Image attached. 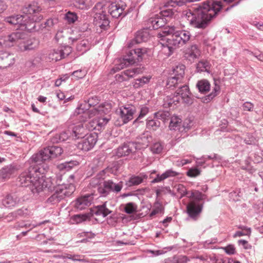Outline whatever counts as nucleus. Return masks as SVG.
Masks as SVG:
<instances>
[{"mask_svg":"<svg viewBox=\"0 0 263 263\" xmlns=\"http://www.w3.org/2000/svg\"><path fill=\"white\" fill-rule=\"evenodd\" d=\"M194 197L193 200H194L197 202V201L203 200L204 199V197L205 196L204 194H202L201 192L198 191H194Z\"/></svg>","mask_w":263,"mask_h":263,"instance_id":"nucleus-62","label":"nucleus"},{"mask_svg":"<svg viewBox=\"0 0 263 263\" xmlns=\"http://www.w3.org/2000/svg\"><path fill=\"white\" fill-rule=\"evenodd\" d=\"M27 213V209L22 208L10 213L7 216L12 217L13 218H16L18 216H23L24 215L26 214Z\"/></svg>","mask_w":263,"mask_h":263,"instance_id":"nucleus-51","label":"nucleus"},{"mask_svg":"<svg viewBox=\"0 0 263 263\" xmlns=\"http://www.w3.org/2000/svg\"><path fill=\"white\" fill-rule=\"evenodd\" d=\"M106 172L105 170H102L98 173L95 177L90 180L89 185L91 187H97V190L102 186L105 178Z\"/></svg>","mask_w":263,"mask_h":263,"instance_id":"nucleus-25","label":"nucleus"},{"mask_svg":"<svg viewBox=\"0 0 263 263\" xmlns=\"http://www.w3.org/2000/svg\"><path fill=\"white\" fill-rule=\"evenodd\" d=\"M185 68V66L183 65H179L176 66L173 69V74L174 75V76L182 80L184 75Z\"/></svg>","mask_w":263,"mask_h":263,"instance_id":"nucleus-36","label":"nucleus"},{"mask_svg":"<svg viewBox=\"0 0 263 263\" xmlns=\"http://www.w3.org/2000/svg\"><path fill=\"white\" fill-rule=\"evenodd\" d=\"M93 200L92 194H86L78 198L76 201L74 206L77 209L82 210L90 206Z\"/></svg>","mask_w":263,"mask_h":263,"instance_id":"nucleus-21","label":"nucleus"},{"mask_svg":"<svg viewBox=\"0 0 263 263\" xmlns=\"http://www.w3.org/2000/svg\"><path fill=\"white\" fill-rule=\"evenodd\" d=\"M202 209L203 204L199 203L194 200H192L186 206V212L191 218L196 220L199 217Z\"/></svg>","mask_w":263,"mask_h":263,"instance_id":"nucleus-11","label":"nucleus"},{"mask_svg":"<svg viewBox=\"0 0 263 263\" xmlns=\"http://www.w3.org/2000/svg\"><path fill=\"white\" fill-rule=\"evenodd\" d=\"M89 217L87 214H78L73 216L71 218L72 220L76 223H79L85 221Z\"/></svg>","mask_w":263,"mask_h":263,"instance_id":"nucleus-49","label":"nucleus"},{"mask_svg":"<svg viewBox=\"0 0 263 263\" xmlns=\"http://www.w3.org/2000/svg\"><path fill=\"white\" fill-rule=\"evenodd\" d=\"M199 174L200 171L197 168H191L187 172V175L191 177H196Z\"/></svg>","mask_w":263,"mask_h":263,"instance_id":"nucleus-61","label":"nucleus"},{"mask_svg":"<svg viewBox=\"0 0 263 263\" xmlns=\"http://www.w3.org/2000/svg\"><path fill=\"white\" fill-rule=\"evenodd\" d=\"M176 33L178 36L180 46H182L186 44L191 39V34L187 31L177 30L176 28Z\"/></svg>","mask_w":263,"mask_h":263,"instance_id":"nucleus-32","label":"nucleus"},{"mask_svg":"<svg viewBox=\"0 0 263 263\" xmlns=\"http://www.w3.org/2000/svg\"><path fill=\"white\" fill-rule=\"evenodd\" d=\"M98 122L97 118L92 119L86 124V127L89 130H93L98 128Z\"/></svg>","mask_w":263,"mask_h":263,"instance_id":"nucleus-58","label":"nucleus"},{"mask_svg":"<svg viewBox=\"0 0 263 263\" xmlns=\"http://www.w3.org/2000/svg\"><path fill=\"white\" fill-rule=\"evenodd\" d=\"M26 38V34L20 32H14L5 37L4 40L5 43L9 45H13L14 44L18 43L20 47V43Z\"/></svg>","mask_w":263,"mask_h":263,"instance_id":"nucleus-19","label":"nucleus"},{"mask_svg":"<svg viewBox=\"0 0 263 263\" xmlns=\"http://www.w3.org/2000/svg\"><path fill=\"white\" fill-rule=\"evenodd\" d=\"M136 112V108L133 105H128L122 106L120 108V116L122 123H119V125L126 124L134 118V115Z\"/></svg>","mask_w":263,"mask_h":263,"instance_id":"nucleus-12","label":"nucleus"},{"mask_svg":"<svg viewBox=\"0 0 263 263\" xmlns=\"http://www.w3.org/2000/svg\"><path fill=\"white\" fill-rule=\"evenodd\" d=\"M97 138V135L96 134L87 135L77 144V146L79 149L88 151L96 144Z\"/></svg>","mask_w":263,"mask_h":263,"instance_id":"nucleus-10","label":"nucleus"},{"mask_svg":"<svg viewBox=\"0 0 263 263\" xmlns=\"http://www.w3.org/2000/svg\"><path fill=\"white\" fill-rule=\"evenodd\" d=\"M60 257L63 259L68 258L73 261H81L83 260V259L82 258V256L77 254L72 255L70 254H66L64 255L60 256Z\"/></svg>","mask_w":263,"mask_h":263,"instance_id":"nucleus-52","label":"nucleus"},{"mask_svg":"<svg viewBox=\"0 0 263 263\" xmlns=\"http://www.w3.org/2000/svg\"><path fill=\"white\" fill-rule=\"evenodd\" d=\"M177 190L178 192L180 194L181 197H182L187 194L185 187L182 184L178 185L177 186Z\"/></svg>","mask_w":263,"mask_h":263,"instance_id":"nucleus-63","label":"nucleus"},{"mask_svg":"<svg viewBox=\"0 0 263 263\" xmlns=\"http://www.w3.org/2000/svg\"><path fill=\"white\" fill-rule=\"evenodd\" d=\"M137 149V144L135 142H128L118 147L116 155L119 157L127 156L135 152Z\"/></svg>","mask_w":263,"mask_h":263,"instance_id":"nucleus-18","label":"nucleus"},{"mask_svg":"<svg viewBox=\"0 0 263 263\" xmlns=\"http://www.w3.org/2000/svg\"><path fill=\"white\" fill-rule=\"evenodd\" d=\"M95 23L97 27L105 30L109 26V21L106 11L102 9L100 12H96L95 16Z\"/></svg>","mask_w":263,"mask_h":263,"instance_id":"nucleus-15","label":"nucleus"},{"mask_svg":"<svg viewBox=\"0 0 263 263\" xmlns=\"http://www.w3.org/2000/svg\"><path fill=\"white\" fill-rule=\"evenodd\" d=\"M39 41L34 39L26 40V38L20 43V49L22 51H27L34 49L39 46Z\"/></svg>","mask_w":263,"mask_h":263,"instance_id":"nucleus-26","label":"nucleus"},{"mask_svg":"<svg viewBox=\"0 0 263 263\" xmlns=\"http://www.w3.org/2000/svg\"><path fill=\"white\" fill-rule=\"evenodd\" d=\"M78 16L74 12L68 11L65 14L64 19L68 24H73L78 20Z\"/></svg>","mask_w":263,"mask_h":263,"instance_id":"nucleus-43","label":"nucleus"},{"mask_svg":"<svg viewBox=\"0 0 263 263\" xmlns=\"http://www.w3.org/2000/svg\"><path fill=\"white\" fill-rule=\"evenodd\" d=\"M175 93L176 96H178L180 97V100L181 99L184 103L189 105L193 103V99L191 96L188 86L184 85L180 86Z\"/></svg>","mask_w":263,"mask_h":263,"instance_id":"nucleus-17","label":"nucleus"},{"mask_svg":"<svg viewBox=\"0 0 263 263\" xmlns=\"http://www.w3.org/2000/svg\"><path fill=\"white\" fill-rule=\"evenodd\" d=\"M108 107H106L104 105H100L97 106V107H92V108H88L87 110H85V112L82 113L83 114L86 118L88 116L89 118L93 117L96 116H101L104 114H107L109 111L110 109L109 105H107Z\"/></svg>","mask_w":263,"mask_h":263,"instance_id":"nucleus-16","label":"nucleus"},{"mask_svg":"<svg viewBox=\"0 0 263 263\" xmlns=\"http://www.w3.org/2000/svg\"><path fill=\"white\" fill-rule=\"evenodd\" d=\"M4 21L10 25H17V29L19 28L24 31L31 30L35 26L33 23H27L23 15L17 14L5 17Z\"/></svg>","mask_w":263,"mask_h":263,"instance_id":"nucleus-9","label":"nucleus"},{"mask_svg":"<svg viewBox=\"0 0 263 263\" xmlns=\"http://www.w3.org/2000/svg\"><path fill=\"white\" fill-rule=\"evenodd\" d=\"M42 8L41 5L36 2H32L31 3L25 5L23 9L24 18L26 22H40L43 18L41 13Z\"/></svg>","mask_w":263,"mask_h":263,"instance_id":"nucleus-6","label":"nucleus"},{"mask_svg":"<svg viewBox=\"0 0 263 263\" xmlns=\"http://www.w3.org/2000/svg\"><path fill=\"white\" fill-rule=\"evenodd\" d=\"M152 139L151 134L146 132L138 138L137 141L135 143L137 144V149L144 148L148 146Z\"/></svg>","mask_w":263,"mask_h":263,"instance_id":"nucleus-24","label":"nucleus"},{"mask_svg":"<svg viewBox=\"0 0 263 263\" xmlns=\"http://www.w3.org/2000/svg\"><path fill=\"white\" fill-rule=\"evenodd\" d=\"M54 189L49 192H52L55 190L54 193L47 200L48 203L51 204H54L59 202L61 200L63 199L65 197H68L70 196L74 191V186L73 184H70L68 185V186L65 185H59L55 187L54 184ZM44 192L48 193V191H44Z\"/></svg>","mask_w":263,"mask_h":263,"instance_id":"nucleus-5","label":"nucleus"},{"mask_svg":"<svg viewBox=\"0 0 263 263\" xmlns=\"http://www.w3.org/2000/svg\"><path fill=\"white\" fill-rule=\"evenodd\" d=\"M209 68V62L206 61H201L197 65V70L198 71H208Z\"/></svg>","mask_w":263,"mask_h":263,"instance_id":"nucleus-50","label":"nucleus"},{"mask_svg":"<svg viewBox=\"0 0 263 263\" xmlns=\"http://www.w3.org/2000/svg\"><path fill=\"white\" fill-rule=\"evenodd\" d=\"M163 38L162 40L165 42L162 44L164 47L168 48L170 53L177 48L180 47L178 36L176 33V27L174 26H167L164 27L162 33H160Z\"/></svg>","mask_w":263,"mask_h":263,"instance_id":"nucleus-4","label":"nucleus"},{"mask_svg":"<svg viewBox=\"0 0 263 263\" xmlns=\"http://www.w3.org/2000/svg\"><path fill=\"white\" fill-rule=\"evenodd\" d=\"M111 213V211L106 207V202L104 204L98 205L96 207L95 214L96 215H102L103 217L107 216Z\"/></svg>","mask_w":263,"mask_h":263,"instance_id":"nucleus-35","label":"nucleus"},{"mask_svg":"<svg viewBox=\"0 0 263 263\" xmlns=\"http://www.w3.org/2000/svg\"><path fill=\"white\" fill-rule=\"evenodd\" d=\"M143 181V178L141 176H133L129 178L128 185L129 186L137 185L141 183Z\"/></svg>","mask_w":263,"mask_h":263,"instance_id":"nucleus-46","label":"nucleus"},{"mask_svg":"<svg viewBox=\"0 0 263 263\" xmlns=\"http://www.w3.org/2000/svg\"><path fill=\"white\" fill-rule=\"evenodd\" d=\"M63 153L62 148L57 146L48 147L41 150L38 153L32 156V160L37 163L55 158L60 156Z\"/></svg>","mask_w":263,"mask_h":263,"instance_id":"nucleus-7","label":"nucleus"},{"mask_svg":"<svg viewBox=\"0 0 263 263\" xmlns=\"http://www.w3.org/2000/svg\"><path fill=\"white\" fill-rule=\"evenodd\" d=\"M21 198L16 194H9L2 200L3 205L8 208H12L21 202Z\"/></svg>","mask_w":263,"mask_h":263,"instance_id":"nucleus-22","label":"nucleus"},{"mask_svg":"<svg viewBox=\"0 0 263 263\" xmlns=\"http://www.w3.org/2000/svg\"><path fill=\"white\" fill-rule=\"evenodd\" d=\"M58 22L57 18H49L45 22L44 27H47V29L49 30L57 24Z\"/></svg>","mask_w":263,"mask_h":263,"instance_id":"nucleus-53","label":"nucleus"},{"mask_svg":"<svg viewBox=\"0 0 263 263\" xmlns=\"http://www.w3.org/2000/svg\"><path fill=\"white\" fill-rule=\"evenodd\" d=\"M165 21V19L163 17L158 16L152 17L147 21L148 27L150 29H157L164 26Z\"/></svg>","mask_w":263,"mask_h":263,"instance_id":"nucleus-27","label":"nucleus"},{"mask_svg":"<svg viewBox=\"0 0 263 263\" xmlns=\"http://www.w3.org/2000/svg\"><path fill=\"white\" fill-rule=\"evenodd\" d=\"M125 212L127 214H132L137 211V205L134 203H128L126 204Z\"/></svg>","mask_w":263,"mask_h":263,"instance_id":"nucleus-54","label":"nucleus"},{"mask_svg":"<svg viewBox=\"0 0 263 263\" xmlns=\"http://www.w3.org/2000/svg\"><path fill=\"white\" fill-rule=\"evenodd\" d=\"M151 37L149 31L147 29L138 31L135 36V41L136 43H140L142 42H146Z\"/></svg>","mask_w":263,"mask_h":263,"instance_id":"nucleus-33","label":"nucleus"},{"mask_svg":"<svg viewBox=\"0 0 263 263\" xmlns=\"http://www.w3.org/2000/svg\"><path fill=\"white\" fill-rule=\"evenodd\" d=\"M87 130L82 124L74 126L72 128L71 136L72 137L79 139L82 138L86 136Z\"/></svg>","mask_w":263,"mask_h":263,"instance_id":"nucleus-31","label":"nucleus"},{"mask_svg":"<svg viewBox=\"0 0 263 263\" xmlns=\"http://www.w3.org/2000/svg\"><path fill=\"white\" fill-rule=\"evenodd\" d=\"M126 7V5L123 2L112 3L109 7L108 12L113 17L118 18L122 15L123 16L126 15L123 12Z\"/></svg>","mask_w":263,"mask_h":263,"instance_id":"nucleus-14","label":"nucleus"},{"mask_svg":"<svg viewBox=\"0 0 263 263\" xmlns=\"http://www.w3.org/2000/svg\"><path fill=\"white\" fill-rule=\"evenodd\" d=\"M15 172L14 168L12 165H8L0 170V175L3 178H7Z\"/></svg>","mask_w":263,"mask_h":263,"instance_id":"nucleus-38","label":"nucleus"},{"mask_svg":"<svg viewBox=\"0 0 263 263\" xmlns=\"http://www.w3.org/2000/svg\"><path fill=\"white\" fill-rule=\"evenodd\" d=\"M55 39L61 44H63L64 42L68 44L72 43L78 40L77 37L68 36V30L66 29L58 31L55 35Z\"/></svg>","mask_w":263,"mask_h":263,"instance_id":"nucleus-23","label":"nucleus"},{"mask_svg":"<svg viewBox=\"0 0 263 263\" xmlns=\"http://www.w3.org/2000/svg\"><path fill=\"white\" fill-rule=\"evenodd\" d=\"M36 168L30 166L21 174L18 181L22 186H30L33 193H40L42 191H50L54 189L53 183L50 178L45 179L39 176Z\"/></svg>","mask_w":263,"mask_h":263,"instance_id":"nucleus-2","label":"nucleus"},{"mask_svg":"<svg viewBox=\"0 0 263 263\" xmlns=\"http://www.w3.org/2000/svg\"><path fill=\"white\" fill-rule=\"evenodd\" d=\"M220 90V86L215 84L213 90L211 93L206 96L204 102L208 103L211 101L214 98H215L219 93Z\"/></svg>","mask_w":263,"mask_h":263,"instance_id":"nucleus-41","label":"nucleus"},{"mask_svg":"<svg viewBox=\"0 0 263 263\" xmlns=\"http://www.w3.org/2000/svg\"><path fill=\"white\" fill-rule=\"evenodd\" d=\"M179 173L176 171H174L172 170H168L166 171H165L164 173H163V178L166 179L169 177L176 176Z\"/></svg>","mask_w":263,"mask_h":263,"instance_id":"nucleus-60","label":"nucleus"},{"mask_svg":"<svg viewBox=\"0 0 263 263\" xmlns=\"http://www.w3.org/2000/svg\"><path fill=\"white\" fill-rule=\"evenodd\" d=\"M163 149V146L159 142H156L153 144L151 150L154 154H160Z\"/></svg>","mask_w":263,"mask_h":263,"instance_id":"nucleus-55","label":"nucleus"},{"mask_svg":"<svg viewBox=\"0 0 263 263\" xmlns=\"http://www.w3.org/2000/svg\"><path fill=\"white\" fill-rule=\"evenodd\" d=\"M49 58L52 61H58L63 59L60 48L54 49L49 54Z\"/></svg>","mask_w":263,"mask_h":263,"instance_id":"nucleus-40","label":"nucleus"},{"mask_svg":"<svg viewBox=\"0 0 263 263\" xmlns=\"http://www.w3.org/2000/svg\"><path fill=\"white\" fill-rule=\"evenodd\" d=\"M163 106L164 108H174L178 103L180 102V97L176 96L175 93L166 96L163 99Z\"/></svg>","mask_w":263,"mask_h":263,"instance_id":"nucleus-29","label":"nucleus"},{"mask_svg":"<svg viewBox=\"0 0 263 263\" xmlns=\"http://www.w3.org/2000/svg\"><path fill=\"white\" fill-rule=\"evenodd\" d=\"M123 186L122 181L115 182L112 180H107L98 189V192L101 197H106L111 192L119 193L123 188Z\"/></svg>","mask_w":263,"mask_h":263,"instance_id":"nucleus-8","label":"nucleus"},{"mask_svg":"<svg viewBox=\"0 0 263 263\" xmlns=\"http://www.w3.org/2000/svg\"><path fill=\"white\" fill-rule=\"evenodd\" d=\"M89 48V44L88 41L86 40L81 41L77 46V50L82 53L86 52Z\"/></svg>","mask_w":263,"mask_h":263,"instance_id":"nucleus-42","label":"nucleus"},{"mask_svg":"<svg viewBox=\"0 0 263 263\" xmlns=\"http://www.w3.org/2000/svg\"><path fill=\"white\" fill-rule=\"evenodd\" d=\"M142 72V68L141 67L129 69L121 72L120 73L116 74L115 78L117 81L122 82L128 81L130 79L134 78L136 75Z\"/></svg>","mask_w":263,"mask_h":263,"instance_id":"nucleus-13","label":"nucleus"},{"mask_svg":"<svg viewBox=\"0 0 263 263\" xmlns=\"http://www.w3.org/2000/svg\"><path fill=\"white\" fill-rule=\"evenodd\" d=\"M87 74V70L85 69H80L76 70L72 73V76L77 79H82Z\"/></svg>","mask_w":263,"mask_h":263,"instance_id":"nucleus-57","label":"nucleus"},{"mask_svg":"<svg viewBox=\"0 0 263 263\" xmlns=\"http://www.w3.org/2000/svg\"><path fill=\"white\" fill-rule=\"evenodd\" d=\"M182 82V80L178 79L176 77H172L168 79L167 81V86L171 88L176 87L178 85Z\"/></svg>","mask_w":263,"mask_h":263,"instance_id":"nucleus-44","label":"nucleus"},{"mask_svg":"<svg viewBox=\"0 0 263 263\" xmlns=\"http://www.w3.org/2000/svg\"><path fill=\"white\" fill-rule=\"evenodd\" d=\"M196 87L200 92L206 93L209 91L211 85L207 80L203 79L198 81Z\"/></svg>","mask_w":263,"mask_h":263,"instance_id":"nucleus-34","label":"nucleus"},{"mask_svg":"<svg viewBox=\"0 0 263 263\" xmlns=\"http://www.w3.org/2000/svg\"><path fill=\"white\" fill-rule=\"evenodd\" d=\"M99 103V100L97 97H92L88 100L87 102H85L78 107L75 111V115H80L85 112V110H87L88 108L97 107L96 106Z\"/></svg>","mask_w":263,"mask_h":263,"instance_id":"nucleus-20","label":"nucleus"},{"mask_svg":"<svg viewBox=\"0 0 263 263\" xmlns=\"http://www.w3.org/2000/svg\"><path fill=\"white\" fill-rule=\"evenodd\" d=\"M147 53L146 48H137L130 50L122 60H120L119 64H116L115 67L112 68L113 73L123 69L125 67L132 65L142 59L144 54Z\"/></svg>","mask_w":263,"mask_h":263,"instance_id":"nucleus-3","label":"nucleus"},{"mask_svg":"<svg viewBox=\"0 0 263 263\" xmlns=\"http://www.w3.org/2000/svg\"><path fill=\"white\" fill-rule=\"evenodd\" d=\"M222 8L221 2L206 1L195 5L192 11H185L183 14L192 27L203 29L208 26Z\"/></svg>","mask_w":263,"mask_h":263,"instance_id":"nucleus-1","label":"nucleus"},{"mask_svg":"<svg viewBox=\"0 0 263 263\" xmlns=\"http://www.w3.org/2000/svg\"><path fill=\"white\" fill-rule=\"evenodd\" d=\"M69 132H62V133H61L59 135V140L58 141H57V142H62V141H64L65 140H66V139H68V137H69Z\"/></svg>","mask_w":263,"mask_h":263,"instance_id":"nucleus-64","label":"nucleus"},{"mask_svg":"<svg viewBox=\"0 0 263 263\" xmlns=\"http://www.w3.org/2000/svg\"><path fill=\"white\" fill-rule=\"evenodd\" d=\"M37 22H27L28 24H31L33 23L34 25L35 26L34 28L31 30H27L29 32H32V31H42L43 29L47 28V27H44V24H36Z\"/></svg>","mask_w":263,"mask_h":263,"instance_id":"nucleus-56","label":"nucleus"},{"mask_svg":"<svg viewBox=\"0 0 263 263\" xmlns=\"http://www.w3.org/2000/svg\"><path fill=\"white\" fill-rule=\"evenodd\" d=\"M91 0H77L75 6L80 9H88L92 6Z\"/></svg>","mask_w":263,"mask_h":263,"instance_id":"nucleus-37","label":"nucleus"},{"mask_svg":"<svg viewBox=\"0 0 263 263\" xmlns=\"http://www.w3.org/2000/svg\"><path fill=\"white\" fill-rule=\"evenodd\" d=\"M160 125L159 121L155 119L148 120L147 121V128L149 129L156 130Z\"/></svg>","mask_w":263,"mask_h":263,"instance_id":"nucleus-45","label":"nucleus"},{"mask_svg":"<svg viewBox=\"0 0 263 263\" xmlns=\"http://www.w3.org/2000/svg\"><path fill=\"white\" fill-rule=\"evenodd\" d=\"M150 78L148 77H143L141 78L137 79L134 84L135 88H139L142 86L144 84L147 83L149 81Z\"/></svg>","mask_w":263,"mask_h":263,"instance_id":"nucleus-48","label":"nucleus"},{"mask_svg":"<svg viewBox=\"0 0 263 263\" xmlns=\"http://www.w3.org/2000/svg\"><path fill=\"white\" fill-rule=\"evenodd\" d=\"M61 54L63 59L68 56L72 51L71 48L69 46H64L60 47Z\"/></svg>","mask_w":263,"mask_h":263,"instance_id":"nucleus-59","label":"nucleus"},{"mask_svg":"<svg viewBox=\"0 0 263 263\" xmlns=\"http://www.w3.org/2000/svg\"><path fill=\"white\" fill-rule=\"evenodd\" d=\"M200 51L196 45H192L188 48L185 53V57L190 61H193L198 58Z\"/></svg>","mask_w":263,"mask_h":263,"instance_id":"nucleus-30","label":"nucleus"},{"mask_svg":"<svg viewBox=\"0 0 263 263\" xmlns=\"http://www.w3.org/2000/svg\"><path fill=\"white\" fill-rule=\"evenodd\" d=\"M181 124V120L177 116H173L171 119L169 127L171 130L179 129Z\"/></svg>","mask_w":263,"mask_h":263,"instance_id":"nucleus-39","label":"nucleus"},{"mask_svg":"<svg viewBox=\"0 0 263 263\" xmlns=\"http://www.w3.org/2000/svg\"><path fill=\"white\" fill-rule=\"evenodd\" d=\"M155 118L158 120H162L165 121L168 120L170 116V114L168 111H159L154 114Z\"/></svg>","mask_w":263,"mask_h":263,"instance_id":"nucleus-47","label":"nucleus"},{"mask_svg":"<svg viewBox=\"0 0 263 263\" xmlns=\"http://www.w3.org/2000/svg\"><path fill=\"white\" fill-rule=\"evenodd\" d=\"M14 63V57L6 52H0V66L7 67Z\"/></svg>","mask_w":263,"mask_h":263,"instance_id":"nucleus-28","label":"nucleus"}]
</instances>
